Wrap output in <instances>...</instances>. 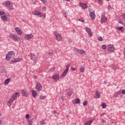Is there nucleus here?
Returning <instances> with one entry per match:
<instances>
[{"label": "nucleus", "instance_id": "f257e3e1", "mask_svg": "<svg viewBox=\"0 0 125 125\" xmlns=\"http://www.w3.org/2000/svg\"><path fill=\"white\" fill-rule=\"evenodd\" d=\"M3 4L5 7H7L8 9H10L11 10H13V9H14L13 5H12V2L10 1H5L3 2Z\"/></svg>", "mask_w": 125, "mask_h": 125}, {"label": "nucleus", "instance_id": "f03ea898", "mask_svg": "<svg viewBox=\"0 0 125 125\" xmlns=\"http://www.w3.org/2000/svg\"><path fill=\"white\" fill-rule=\"evenodd\" d=\"M15 55V52L13 51H11L8 52V54L6 55V59L7 60H10L11 58H13Z\"/></svg>", "mask_w": 125, "mask_h": 125}, {"label": "nucleus", "instance_id": "7ed1b4c3", "mask_svg": "<svg viewBox=\"0 0 125 125\" xmlns=\"http://www.w3.org/2000/svg\"><path fill=\"white\" fill-rule=\"evenodd\" d=\"M88 11L89 12L90 17H91L92 20H94V19H95V13L94 12V10L91 9V8H89Z\"/></svg>", "mask_w": 125, "mask_h": 125}, {"label": "nucleus", "instance_id": "20e7f679", "mask_svg": "<svg viewBox=\"0 0 125 125\" xmlns=\"http://www.w3.org/2000/svg\"><path fill=\"white\" fill-rule=\"evenodd\" d=\"M54 34L56 37V40L58 42H61L62 41V36L58 33L57 31H54Z\"/></svg>", "mask_w": 125, "mask_h": 125}, {"label": "nucleus", "instance_id": "39448f33", "mask_svg": "<svg viewBox=\"0 0 125 125\" xmlns=\"http://www.w3.org/2000/svg\"><path fill=\"white\" fill-rule=\"evenodd\" d=\"M9 38L11 39L14 42H18L19 38L13 33H10Z\"/></svg>", "mask_w": 125, "mask_h": 125}, {"label": "nucleus", "instance_id": "423d86ee", "mask_svg": "<svg viewBox=\"0 0 125 125\" xmlns=\"http://www.w3.org/2000/svg\"><path fill=\"white\" fill-rule=\"evenodd\" d=\"M69 68H70V64H68L66 66V69L63 71L61 75L62 78H65V77H66L67 73L69 72Z\"/></svg>", "mask_w": 125, "mask_h": 125}, {"label": "nucleus", "instance_id": "0eeeda50", "mask_svg": "<svg viewBox=\"0 0 125 125\" xmlns=\"http://www.w3.org/2000/svg\"><path fill=\"white\" fill-rule=\"evenodd\" d=\"M30 59L34 63H37L38 62V57H36V55L34 53L30 54Z\"/></svg>", "mask_w": 125, "mask_h": 125}, {"label": "nucleus", "instance_id": "6e6552de", "mask_svg": "<svg viewBox=\"0 0 125 125\" xmlns=\"http://www.w3.org/2000/svg\"><path fill=\"white\" fill-rule=\"evenodd\" d=\"M101 23H106L107 22V17L105 16V12H103L102 13V18H101Z\"/></svg>", "mask_w": 125, "mask_h": 125}, {"label": "nucleus", "instance_id": "1a4fd4ad", "mask_svg": "<svg viewBox=\"0 0 125 125\" xmlns=\"http://www.w3.org/2000/svg\"><path fill=\"white\" fill-rule=\"evenodd\" d=\"M36 83L37 85L36 87L37 91H41L42 90V85L39 82H36Z\"/></svg>", "mask_w": 125, "mask_h": 125}, {"label": "nucleus", "instance_id": "9d476101", "mask_svg": "<svg viewBox=\"0 0 125 125\" xmlns=\"http://www.w3.org/2000/svg\"><path fill=\"white\" fill-rule=\"evenodd\" d=\"M74 51L78 52L79 54H84V53H85V51L84 50L78 49L77 48H74Z\"/></svg>", "mask_w": 125, "mask_h": 125}, {"label": "nucleus", "instance_id": "9b49d317", "mask_svg": "<svg viewBox=\"0 0 125 125\" xmlns=\"http://www.w3.org/2000/svg\"><path fill=\"white\" fill-rule=\"evenodd\" d=\"M85 31L88 33V35L90 38H91L92 37V32L91 31V29L90 28H88V27H85Z\"/></svg>", "mask_w": 125, "mask_h": 125}, {"label": "nucleus", "instance_id": "f8f14e48", "mask_svg": "<svg viewBox=\"0 0 125 125\" xmlns=\"http://www.w3.org/2000/svg\"><path fill=\"white\" fill-rule=\"evenodd\" d=\"M34 38V35H33V34H30L28 35H26L24 37L25 40H31V39H33Z\"/></svg>", "mask_w": 125, "mask_h": 125}, {"label": "nucleus", "instance_id": "ddd939ff", "mask_svg": "<svg viewBox=\"0 0 125 125\" xmlns=\"http://www.w3.org/2000/svg\"><path fill=\"white\" fill-rule=\"evenodd\" d=\"M21 93L23 95V96H25V97H28L29 96V93L27 91V90H21Z\"/></svg>", "mask_w": 125, "mask_h": 125}, {"label": "nucleus", "instance_id": "4468645a", "mask_svg": "<svg viewBox=\"0 0 125 125\" xmlns=\"http://www.w3.org/2000/svg\"><path fill=\"white\" fill-rule=\"evenodd\" d=\"M108 51H114L115 50V47L113 45H108Z\"/></svg>", "mask_w": 125, "mask_h": 125}, {"label": "nucleus", "instance_id": "2eb2a0df", "mask_svg": "<svg viewBox=\"0 0 125 125\" xmlns=\"http://www.w3.org/2000/svg\"><path fill=\"white\" fill-rule=\"evenodd\" d=\"M31 92L34 98H36V97H37V95H38V92H37V91L35 90H32Z\"/></svg>", "mask_w": 125, "mask_h": 125}, {"label": "nucleus", "instance_id": "dca6fc26", "mask_svg": "<svg viewBox=\"0 0 125 125\" xmlns=\"http://www.w3.org/2000/svg\"><path fill=\"white\" fill-rule=\"evenodd\" d=\"M15 31L18 35H21L22 34V30L18 27L15 28Z\"/></svg>", "mask_w": 125, "mask_h": 125}, {"label": "nucleus", "instance_id": "f3484780", "mask_svg": "<svg viewBox=\"0 0 125 125\" xmlns=\"http://www.w3.org/2000/svg\"><path fill=\"white\" fill-rule=\"evenodd\" d=\"M32 14L33 15H36V16H40L41 14H42V12H40V11L36 10L32 13Z\"/></svg>", "mask_w": 125, "mask_h": 125}, {"label": "nucleus", "instance_id": "a211bd4d", "mask_svg": "<svg viewBox=\"0 0 125 125\" xmlns=\"http://www.w3.org/2000/svg\"><path fill=\"white\" fill-rule=\"evenodd\" d=\"M21 60H22V59L20 58H17V59L12 61L11 63H16V62H20V61H21Z\"/></svg>", "mask_w": 125, "mask_h": 125}, {"label": "nucleus", "instance_id": "6ab92c4d", "mask_svg": "<svg viewBox=\"0 0 125 125\" xmlns=\"http://www.w3.org/2000/svg\"><path fill=\"white\" fill-rule=\"evenodd\" d=\"M52 79L54 80V81H58V80H59V74H56L54 75Z\"/></svg>", "mask_w": 125, "mask_h": 125}, {"label": "nucleus", "instance_id": "aec40b11", "mask_svg": "<svg viewBox=\"0 0 125 125\" xmlns=\"http://www.w3.org/2000/svg\"><path fill=\"white\" fill-rule=\"evenodd\" d=\"M100 97V91H96L95 92V96H94L95 98H99Z\"/></svg>", "mask_w": 125, "mask_h": 125}, {"label": "nucleus", "instance_id": "412c9836", "mask_svg": "<svg viewBox=\"0 0 125 125\" xmlns=\"http://www.w3.org/2000/svg\"><path fill=\"white\" fill-rule=\"evenodd\" d=\"M80 5L83 9H86L87 8V4H83V3H80Z\"/></svg>", "mask_w": 125, "mask_h": 125}, {"label": "nucleus", "instance_id": "4be33fe9", "mask_svg": "<svg viewBox=\"0 0 125 125\" xmlns=\"http://www.w3.org/2000/svg\"><path fill=\"white\" fill-rule=\"evenodd\" d=\"M73 90L72 89H68L67 90V93L70 96L73 94Z\"/></svg>", "mask_w": 125, "mask_h": 125}, {"label": "nucleus", "instance_id": "5701e85b", "mask_svg": "<svg viewBox=\"0 0 125 125\" xmlns=\"http://www.w3.org/2000/svg\"><path fill=\"white\" fill-rule=\"evenodd\" d=\"M9 82H10V78L6 79L4 82V84H8V83H9Z\"/></svg>", "mask_w": 125, "mask_h": 125}, {"label": "nucleus", "instance_id": "b1692460", "mask_svg": "<svg viewBox=\"0 0 125 125\" xmlns=\"http://www.w3.org/2000/svg\"><path fill=\"white\" fill-rule=\"evenodd\" d=\"M1 19L3 21H7V17L6 16H2L1 17Z\"/></svg>", "mask_w": 125, "mask_h": 125}, {"label": "nucleus", "instance_id": "393cba45", "mask_svg": "<svg viewBox=\"0 0 125 125\" xmlns=\"http://www.w3.org/2000/svg\"><path fill=\"white\" fill-rule=\"evenodd\" d=\"M93 122V120H90L89 121H87V122L85 123L84 125H91V124H92Z\"/></svg>", "mask_w": 125, "mask_h": 125}, {"label": "nucleus", "instance_id": "a878e982", "mask_svg": "<svg viewBox=\"0 0 125 125\" xmlns=\"http://www.w3.org/2000/svg\"><path fill=\"white\" fill-rule=\"evenodd\" d=\"M117 21H118V22L119 24H122L123 25V24H124V23H123V21H122V20H121V18L119 17L117 19Z\"/></svg>", "mask_w": 125, "mask_h": 125}, {"label": "nucleus", "instance_id": "bb28decb", "mask_svg": "<svg viewBox=\"0 0 125 125\" xmlns=\"http://www.w3.org/2000/svg\"><path fill=\"white\" fill-rule=\"evenodd\" d=\"M27 121L29 125H33V121L30 119H27Z\"/></svg>", "mask_w": 125, "mask_h": 125}, {"label": "nucleus", "instance_id": "cd10ccee", "mask_svg": "<svg viewBox=\"0 0 125 125\" xmlns=\"http://www.w3.org/2000/svg\"><path fill=\"white\" fill-rule=\"evenodd\" d=\"M39 17H40L41 18H45V14L42 13L40 15V16H39Z\"/></svg>", "mask_w": 125, "mask_h": 125}, {"label": "nucleus", "instance_id": "c85d7f7f", "mask_svg": "<svg viewBox=\"0 0 125 125\" xmlns=\"http://www.w3.org/2000/svg\"><path fill=\"white\" fill-rule=\"evenodd\" d=\"M102 48L103 49H104V50H106V49L107 48V46H106V45L104 44V45H102Z\"/></svg>", "mask_w": 125, "mask_h": 125}, {"label": "nucleus", "instance_id": "c756f323", "mask_svg": "<svg viewBox=\"0 0 125 125\" xmlns=\"http://www.w3.org/2000/svg\"><path fill=\"white\" fill-rule=\"evenodd\" d=\"M76 104H80L81 103V100H80V99L77 98L76 100Z\"/></svg>", "mask_w": 125, "mask_h": 125}, {"label": "nucleus", "instance_id": "7c9ffc66", "mask_svg": "<svg viewBox=\"0 0 125 125\" xmlns=\"http://www.w3.org/2000/svg\"><path fill=\"white\" fill-rule=\"evenodd\" d=\"M80 72H81V73H83V72L84 71V68H83V66H82L80 67Z\"/></svg>", "mask_w": 125, "mask_h": 125}, {"label": "nucleus", "instance_id": "2f4dec72", "mask_svg": "<svg viewBox=\"0 0 125 125\" xmlns=\"http://www.w3.org/2000/svg\"><path fill=\"white\" fill-rule=\"evenodd\" d=\"M48 54L50 56H52V55H53L54 54V53H53V51H50V52H48Z\"/></svg>", "mask_w": 125, "mask_h": 125}, {"label": "nucleus", "instance_id": "473e14b6", "mask_svg": "<svg viewBox=\"0 0 125 125\" xmlns=\"http://www.w3.org/2000/svg\"><path fill=\"white\" fill-rule=\"evenodd\" d=\"M106 107H107L106 104H105V103H104L102 104L103 109H105V108H106Z\"/></svg>", "mask_w": 125, "mask_h": 125}, {"label": "nucleus", "instance_id": "72a5a7b5", "mask_svg": "<svg viewBox=\"0 0 125 125\" xmlns=\"http://www.w3.org/2000/svg\"><path fill=\"white\" fill-rule=\"evenodd\" d=\"M3 67L1 66H0V73H3Z\"/></svg>", "mask_w": 125, "mask_h": 125}, {"label": "nucleus", "instance_id": "f704fd0d", "mask_svg": "<svg viewBox=\"0 0 125 125\" xmlns=\"http://www.w3.org/2000/svg\"><path fill=\"white\" fill-rule=\"evenodd\" d=\"M98 40L100 42H102V41H103V39H102V37L100 36L98 37Z\"/></svg>", "mask_w": 125, "mask_h": 125}, {"label": "nucleus", "instance_id": "c9c22d12", "mask_svg": "<svg viewBox=\"0 0 125 125\" xmlns=\"http://www.w3.org/2000/svg\"><path fill=\"white\" fill-rule=\"evenodd\" d=\"M116 29L118 30V31H121V30H123V26L117 27Z\"/></svg>", "mask_w": 125, "mask_h": 125}, {"label": "nucleus", "instance_id": "e433bc0d", "mask_svg": "<svg viewBox=\"0 0 125 125\" xmlns=\"http://www.w3.org/2000/svg\"><path fill=\"white\" fill-rule=\"evenodd\" d=\"M12 98L14 100H16V99H17V96H15V95H13L12 97Z\"/></svg>", "mask_w": 125, "mask_h": 125}, {"label": "nucleus", "instance_id": "4c0bfd02", "mask_svg": "<svg viewBox=\"0 0 125 125\" xmlns=\"http://www.w3.org/2000/svg\"><path fill=\"white\" fill-rule=\"evenodd\" d=\"M40 99H41V100H43V99H45V96H41L40 97Z\"/></svg>", "mask_w": 125, "mask_h": 125}, {"label": "nucleus", "instance_id": "58836bf2", "mask_svg": "<svg viewBox=\"0 0 125 125\" xmlns=\"http://www.w3.org/2000/svg\"><path fill=\"white\" fill-rule=\"evenodd\" d=\"M63 16H64V17L66 18V17H67V16H68V13H66V12L64 13Z\"/></svg>", "mask_w": 125, "mask_h": 125}, {"label": "nucleus", "instance_id": "ea45409f", "mask_svg": "<svg viewBox=\"0 0 125 125\" xmlns=\"http://www.w3.org/2000/svg\"><path fill=\"white\" fill-rule=\"evenodd\" d=\"M88 103V102H87V101H86L85 102L83 103V106H86L87 105Z\"/></svg>", "mask_w": 125, "mask_h": 125}, {"label": "nucleus", "instance_id": "a19ab883", "mask_svg": "<svg viewBox=\"0 0 125 125\" xmlns=\"http://www.w3.org/2000/svg\"><path fill=\"white\" fill-rule=\"evenodd\" d=\"M14 95L18 96V97H19V96H20V93L16 92Z\"/></svg>", "mask_w": 125, "mask_h": 125}, {"label": "nucleus", "instance_id": "79ce46f5", "mask_svg": "<svg viewBox=\"0 0 125 125\" xmlns=\"http://www.w3.org/2000/svg\"><path fill=\"white\" fill-rule=\"evenodd\" d=\"M108 11H110V10H112V7L110 5L108 6Z\"/></svg>", "mask_w": 125, "mask_h": 125}, {"label": "nucleus", "instance_id": "37998d69", "mask_svg": "<svg viewBox=\"0 0 125 125\" xmlns=\"http://www.w3.org/2000/svg\"><path fill=\"white\" fill-rule=\"evenodd\" d=\"M11 102H10L9 101H8V103H7V105L9 106V107H10V106H11Z\"/></svg>", "mask_w": 125, "mask_h": 125}, {"label": "nucleus", "instance_id": "c03bdc74", "mask_svg": "<svg viewBox=\"0 0 125 125\" xmlns=\"http://www.w3.org/2000/svg\"><path fill=\"white\" fill-rule=\"evenodd\" d=\"M54 70H55V67H52L50 69V71H51V72H53Z\"/></svg>", "mask_w": 125, "mask_h": 125}, {"label": "nucleus", "instance_id": "a18cd8bd", "mask_svg": "<svg viewBox=\"0 0 125 125\" xmlns=\"http://www.w3.org/2000/svg\"><path fill=\"white\" fill-rule=\"evenodd\" d=\"M122 16H123V20H124V21H125V14H123Z\"/></svg>", "mask_w": 125, "mask_h": 125}, {"label": "nucleus", "instance_id": "49530a36", "mask_svg": "<svg viewBox=\"0 0 125 125\" xmlns=\"http://www.w3.org/2000/svg\"><path fill=\"white\" fill-rule=\"evenodd\" d=\"M79 21H80V22H82V23H84V20H83L82 19H79Z\"/></svg>", "mask_w": 125, "mask_h": 125}, {"label": "nucleus", "instance_id": "de8ad7c7", "mask_svg": "<svg viewBox=\"0 0 125 125\" xmlns=\"http://www.w3.org/2000/svg\"><path fill=\"white\" fill-rule=\"evenodd\" d=\"M121 93H122V90H120L119 91H118L117 93V94L118 95H121Z\"/></svg>", "mask_w": 125, "mask_h": 125}, {"label": "nucleus", "instance_id": "09e8293b", "mask_svg": "<svg viewBox=\"0 0 125 125\" xmlns=\"http://www.w3.org/2000/svg\"><path fill=\"white\" fill-rule=\"evenodd\" d=\"M40 125H44V121H40Z\"/></svg>", "mask_w": 125, "mask_h": 125}, {"label": "nucleus", "instance_id": "8fccbe9b", "mask_svg": "<svg viewBox=\"0 0 125 125\" xmlns=\"http://www.w3.org/2000/svg\"><path fill=\"white\" fill-rule=\"evenodd\" d=\"M5 14L4 12L3 11H0V16H1V15H3Z\"/></svg>", "mask_w": 125, "mask_h": 125}, {"label": "nucleus", "instance_id": "3c124183", "mask_svg": "<svg viewBox=\"0 0 125 125\" xmlns=\"http://www.w3.org/2000/svg\"><path fill=\"white\" fill-rule=\"evenodd\" d=\"M41 1L43 2L44 4H45V3H46V0H41Z\"/></svg>", "mask_w": 125, "mask_h": 125}, {"label": "nucleus", "instance_id": "603ef678", "mask_svg": "<svg viewBox=\"0 0 125 125\" xmlns=\"http://www.w3.org/2000/svg\"><path fill=\"white\" fill-rule=\"evenodd\" d=\"M14 99H13L12 98H11V99H10V100H9V101L10 102H11L12 103V102H13L14 101Z\"/></svg>", "mask_w": 125, "mask_h": 125}, {"label": "nucleus", "instance_id": "864d4df0", "mask_svg": "<svg viewBox=\"0 0 125 125\" xmlns=\"http://www.w3.org/2000/svg\"><path fill=\"white\" fill-rule=\"evenodd\" d=\"M122 94H125V90H122L121 91Z\"/></svg>", "mask_w": 125, "mask_h": 125}, {"label": "nucleus", "instance_id": "5fc2aeb1", "mask_svg": "<svg viewBox=\"0 0 125 125\" xmlns=\"http://www.w3.org/2000/svg\"><path fill=\"white\" fill-rule=\"evenodd\" d=\"M29 117H30V115L29 114H26L25 118L26 119H29Z\"/></svg>", "mask_w": 125, "mask_h": 125}, {"label": "nucleus", "instance_id": "6e6d98bb", "mask_svg": "<svg viewBox=\"0 0 125 125\" xmlns=\"http://www.w3.org/2000/svg\"><path fill=\"white\" fill-rule=\"evenodd\" d=\"M38 0H31L32 1L33 3L35 4V2H37Z\"/></svg>", "mask_w": 125, "mask_h": 125}, {"label": "nucleus", "instance_id": "4d7b16f0", "mask_svg": "<svg viewBox=\"0 0 125 125\" xmlns=\"http://www.w3.org/2000/svg\"><path fill=\"white\" fill-rule=\"evenodd\" d=\"M42 9V10H44V11H45V10H46V7H43Z\"/></svg>", "mask_w": 125, "mask_h": 125}, {"label": "nucleus", "instance_id": "13d9d810", "mask_svg": "<svg viewBox=\"0 0 125 125\" xmlns=\"http://www.w3.org/2000/svg\"><path fill=\"white\" fill-rule=\"evenodd\" d=\"M71 70H72V71H76V68L72 67H71Z\"/></svg>", "mask_w": 125, "mask_h": 125}, {"label": "nucleus", "instance_id": "bf43d9fd", "mask_svg": "<svg viewBox=\"0 0 125 125\" xmlns=\"http://www.w3.org/2000/svg\"><path fill=\"white\" fill-rule=\"evenodd\" d=\"M99 4H101L102 3V0H98Z\"/></svg>", "mask_w": 125, "mask_h": 125}, {"label": "nucleus", "instance_id": "052dcab7", "mask_svg": "<svg viewBox=\"0 0 125 125\" xmlns=\"http://www.w3.org/2000/svg\"><path fill=\"white\" fill-rule=\"evenodd\" d=\"M52 112L53 114H56V110L52 111Z\"/></svg>", "mask_w": 125, "mask_h": 125}, {"label": "nucleus", "instance_id": "680f3d73", "mask_svg": "<svg viewBox=\"0 0 125 125\" xmlns=\"http://www.w3.org/2000/svg\"><path fill=\"white\" fill-rule=\"evenodd\" d=\"M104 84H107V81H104Z\"/></svg>", "mask_w": 125, "mask_h": 125}, {"label": "nucleus", "instance_id": "e2e57ef3", "mask_svg": "<svg viewBox=\"0 0 125 125\" xmlns=\"http://www.w3.org/2000/svg\"><path fill=\"white\" fill-rule=\"evenodd\" d=\"M102 123H105V121H104V120H103V121H102Z\"/></svg>", "mask_w": 125, "mask_h": 125}, {"label": "nucleus", "instance_id": "0e129e2a", "mask_svg": "<svg viewBox=\"0 0 125 125\" xmlns=\"http://www.w3.org/2000/svg\"><path fill=\"white\" fill-rule=\"evenodd\" d=\"M34 78H37V76L34 75Z\"/></svg>", "mask_w": 125, "mask_h": 125}, {"label": "nucleus", "instance_id": "69168bd1", "mask_svg": "<svg viewBox=\"0 0 125 125\" xmlns=\"http://www.w3.org/2000/svg\"><path fill=\"white\" fill-rule=\"evenodd\" d=\"M61 99H62V100L63 101V100H64V99H63V98H61Z\"/></svg>", "mask_w": 125, "mask_h": 125}, {"label": "nucleus", "instance_id": "338daca9", "mask_svg": "<svg viewBox=\"0 0 125 125\" xmlns=\"http://www.w3.org/2000/svg\"><path fill=\"white\" fill-rule=\"evenodd\" d=\"M1 124V120H0V125Z\"/></svg>", "mask_w": 125, "mask_h": 125}, {"label": "nucleus", "instance_id": "774afa93", "mask_svg": "<svg viewBox=\"0 0 125 125\" xmlns=\"http://www.w3.org/2000/svg\"><path fill=\"white\" fill-rule=\"evenodd\" d=\"M66 1H70V0H65Z\"/></svg>", "mask_w": 125, "mask_h": 125}]
</instances>
